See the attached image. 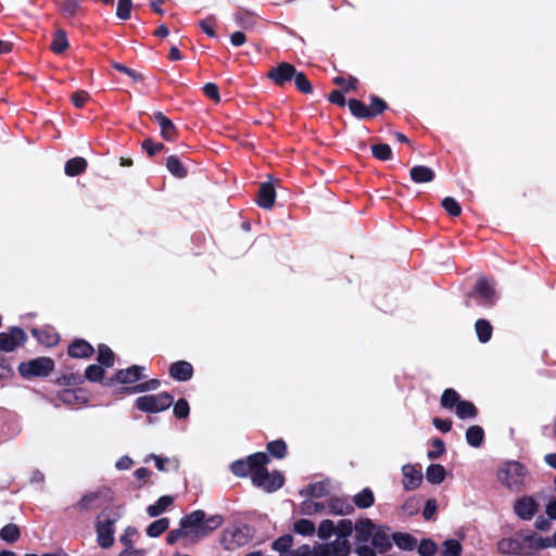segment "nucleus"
<instances>
[{"instance_id":"1","label":"nucleus","mask_w":556,"mask_h":556,"mask_svg":"<svg viewBox=\"0 0 556 556\" xmlns=\"http://www.w3.org/2000/svg\"><path fill=\"white\" fill-rule=\"evenodd\" d=\"M224 523L222 515H213L206 517L202 509L193 510L184 516L179 521V529L170 530L166 536V542L169 545L175 544L180 538L192 534L195 539H202L211 534Z\"/></svg>"},{"instance_id":"2","label":"nucleus","mask_w":556,"mask_h":556,"mask_svg":"<svg viewBox=\"0 0 556 556\" xmlns=\"http://www.w3.org/2000/svg\"><path fill=\"white\" fill-rule=\"evenodd\" d=\"M342 90L334 89L328 94V101L341 108L348 104L351 114L358 119H372L389 109L388 103L376 94L369 96V104L352 98L346 101Z\"/></svg>"},{"instance_id":"3","label":"nucleus","mask_w":556,"mask_h":556,"mask_svg":"<svg viewBox=\"0 0 556 556\" xmlns=\"http://www.w3.org/2000/svg\"><path fill=\"white\" fill-rule=\"evenodd\" d=\"M268 463V455L264 452H257L244 459L232 462L230 470L236 477L247 478L250 476L253 484H262V480L267 475L266 465Z\"/></svg>"},{"instance_id":"4","label":"nucleus","mask_w":556,"mask_h":556,"mask_svg":"<svg viewBox=\"0 0 556 556\" xmlns=\"http://www.w3.org/2000/svg\"><path fill=\"white\" fill-rule=\"evenodd\" d=\"M527 476V467L517 460L505 463L497 471L500 482L507 489L516 492L522 490Z\"/></svg>"},{"instance_id":"5","label":"nucleus","mask_w":556,"mask_h":556,"mask_svg":"<svg viewBox=\"0 0 556 556\" xmlns=\"http://www.w3.org/2000/svg\"><path fill=\"white\" fill-rule=\"evenodd\" d=\"M119 514L109 509L102 510L96 521L97 542L102 548H110L114 544V525Z\"/></svg>"},{"instance_id":"6","label":"nucleus","mask_w":556,"mask_h":556,"mask_svg":"<svg viewBox=\"0 0 556 556\" xmlns=\"http://www.w3.org/2000/svg\"><path fill=\"white\" fill-rule=\"evenodd\" d=\"M55 367V363L51 357L40 356L18 365V372L25 379L46 378Z\"/></svg>"},{"instance_id":"7","label":"nucleus","mask_w":556,"mask_h":556,"mask_svg":"<svg viewBox=\"0 0 556 556\" xmlns=\"http://www.w3.org/2000/svg\"><path fill=\"white\" fill-rule=\"evenodd\" d=\"M173 403V395L164 391L157 394L139 396L135 401V407L143 413L156 414L166 410Z\"/></svg>"},{"instance_id":"8","label":"nucleus","mask_w":556,"mask_h":556,"mask_svg":"<svg viewBox=\"0 0 556 556\" xmlns=\"http://www.w3.org/2000/svg\"><path fill=\"white\" fill-rule=\"evenodd\" d=\"M519 556H532L536 552L547 548L552 545L548 538H542L535 532L528 534L517 533Z\"/></svg>"},{"instance_id":"9","label":"nucleus","mask_w":556,"mask_h":556,"mask_svg":"<svg viewBox=\"0 0 556 556\" xmlns=\"http://www.w3.org/2000/svg\"><path fill=\"white\" fill-rule=\"evenodd\" d=\"M470 296L475 298L478 304L486 307H492L497 300L494 285L485 277H480L477 280Z\"/></svg>"},{"instance_id":"10","label":"nucleus","mask_w":556,"mask_h":556,"mask_svg":"<svg viewBox=\"0 0 556 556\" xmlns=\"http://www.w3.org/2000/svg\"><path fill=\"white\" fill-rule=\"evenodd\" d=\"M28 337L21 327L13 326L8 331L0 332V352L10 353L25 345Z\"/></svg>"},{"instance_id":"11","label":"nucleus","mask_w":556,"mask_h":556,"mask_svg":"<svg viewBox=\"0 0 556 556\" xmlns=\"http://www.w3.org/2000/svg\"><path fill=\"white\" fill-rule=\"evenodd\" d=\"M296 72V67L288 62H281L278 65L271 67L266 76L277 87L285 88L293 79Z\"/></svg>"},{"instance_id":"12","label":"nucleus","mask_w":556,"mask_h":556,"mask_svg":"<svg viewBox=\"0 0 556 556\" xmlns=\"http://www.w3.org/2000/svg\"><path fill=\"white\" fill-rule=\"evenodd\" d=\"M515 515L521 520H531L539 511V503L531 495H523L514 502Z\"/></svg>"},{"instance_id":"13","label":"nucleus","mask_w":556,"mask_h":556,"mask_svg":"<svg viewBox=\"0 0 556 556\" xmlns=\"http://www.w3.org/2000/svg\"><path fill=\"white\" fill-rule=\"evenodd\" d=\"M150 118L155 122L161 129V136L166 141H174L178 137V130L175 124L161 111L153 112Z\"/></svg>"},{"instance_id":"14","label":"nucleus","mask_w":556,"mask_h":556,"mask_svg":"<svg viewBox=\"0 0 556 556\" xmlns=\"http://www.w3.org/2000/svg\"><path fill=\"white\" fill-rule=\"evenodd\" d=\"M168 374L175 381H189L194 374L191 363L187 361H177L169 365Z\"/></svg>"},{"instance_id":"15","label":"nucleus","mask_w":556,"mask_h":556,"mask_svg":"<svg viewBox=\"0 0 556 556\" xmlns=\"http://www.w3.org/2000/svg\"><path fill=\"white\" fill-rule=\"evenodd\" d=\"M94 348L85 339H74L67 346V355L72 358H90Z\"/></svg>"},{"instance_id":"16","label":"nucleus","mask_w":556,"mask_h":556,"mask_svg":"<svg viewBox=\"0 0 556 556\" xmlns=\"http://www.w3.org/2000/svg\"><path fill=\"white\" fill-rule=\"evenodd\" d=\"M248 542V535L240 528L225 530L222 538V544L225 549L233 551Z\"/></svg>"},{"instance_id":"17","label":"nucleus","mask_w":556,"mask_h":556,"mask_svg":"<svg viewBox=\"0 0 556 556\" xmlns=\"http://www.w3.org/2000/svg\"><path fill=\"white\" fill-rule=\"evenodd\" d=\"M403 472V488L406 491H413L416 490L421 481H422V473L420 468H417L413 465H404L402 467Z\"/></svg>"},{"instance_id":"18","label":"nucleus","mask_w":556,"mask_h":556,"mask_svg":"<svg viewBox=\"0 0 556 556\" xmlns=\"http://www.w3.org/2000/svg\"><path fill=\"white\" fill-rule=\"evenodd\" d=\"M143 367L139 365H131L125 369H118L115 372V380L121 384H131L144 378Z\"/></svg>"},{"instance_id":"19","label":"nucleus","mask_w":556,"mask_h":556,"mask_svg":"<svg viewBox=\"0 0 556 556\" xmlns=\"http://www.w3.org/2000/svg\"><path fill=\"white\" fill-rule=\"evenodd\" d=\"M30 332L40 344L48 348L54 346L60 340L59 333L50 326L33 328Z\"/></svg>"},{"instance_id":"20","label":"nucleus","mask_w":556,"mask_h":556,"mask_svg":"<svg viewBox=\"0 0 556 556\" xmlns=\"http://www.w3.org/2000/svg\"><path fill=\"white\" fill-rule=\"evenodd\" d=\"M276 190L271 182H262L257 191L256 203L258 206L269 210L274 206Z\"/></svg>"},{"instance_id":"21","label":"nucleus","mask_w":556,"mask_h":556,"mask_svg":"<svg viewBox=\"0 0 556 556\" xmlns=\"http://www.w3.org/2000/svg\"><path fill=\"white\" fill-rule=\"evenodd\" d=\"M327 508L330 514L338 516L351 515L354 511V505L348 498L337 496L328 500Z\"/></svg>"},{"instance_id":"22","label":"nucleus","mask_w":556,"mask_h":556,"mask_svg":"<svg viewBox=\"0 0 556 556\" xmlns=\"http://www.w3.org/2000/svg\"><path fill=\"white\" fill-rule=\"evenodd\" d=\"M285 483L283 475L275 470L273 472H268L266 477L262 480V484H254L255 486L263 488L266 492H275L282 488Z\"/></svg>"},{"instance_id":"23","label":"nucleus","mask_w":556,"mask_h":556,"mask_svg":"<svg viewBox=\"0 0 556 556\" xmlns=\"http://www.w3.org/2000/svg\"><path fill=\"white\" fill-rule=\"evenodd\" d=\"M371 544L380 554L388 552L392 547L390 535L383 527H376L375 533L371 536Z\"/></svg>"},{"instance_id":"24","label":"nucleus","mask_w":556,"mask_h":556,"mask_svg":"<svg viewBox=\"0 0 556 556\" xmlns=\"http://www.w3.org/2000/svg\"><path fill=\"white\" fill-rule=\"evenodd\" d=\"M409 176L416 184H426L434 180L435 173L426 165H415L410 168Z\"/></svg>"},{"instance_id":"25","label":"nucleus","mask_w":556,"mask_h":556,"mask_svg":"<svg viewBox=\"0 0 556 556\" xmlns=\"http://www.w3.org/2000/svg\"><path fill=\"white\" fill-rule=\"evenodd\" d=\"M161 381L159 379H150L144 382L137 383L132 387H122L117 390V394H134L154 391L159 389Z\"/></svg>"},{"instance_id":"26","label":"nucleus","mask_w":556,"mask_h":556,"mask_svg":"<svg viewBox=\"0 0 556 556\" xmlns=\"http://www.w3.org/2000/svg\"><path fill=\"white\" fill-rule=\"evenodd\" d=\"M354 528L356 531V540L358 542L369 541V539H371L376 530V526L368 518L359 519L358 521H356Z\"/></svg>"},{"instance_id":"27","label":"nucleus","mask_w":556,"mask_h":556,"mask_svg":"<svg viewBox=\"0 0 556 556\" xmlns=\"http://www.w3.org/2000/svg\"><path fill=\"white\" fill-rule=\"evenodd\" d=\"M303 496H311L320 498L329 494V481L323 480L315 483L308 484L305 489L300 491Z\"/></svg>"},{"instance_id":"28","label":"nucleus","mask_w":556,"mask_h":556,"mask_svg":"<svg viewBox=\"0 0 556 556\" xmlns=\"http://www.w3.org/2000/svg\"><path fill=\"white\" fill-rule=\"evenodd\" d=\"M88 163L85 157L75 156L66 161L64 173L68 177H75L86 172Z\"/></svg>"},{"instance_id":"29","label":"nucleus","mask_w":556,"mask_h":556,"mask_svg":"<svg viewBox=\"0 0 556 556\" xmlns=\"http://www.w3.org/2000/svg\"><path fill=\"white\" fill-rule=\"evenodd\" d=\"M81 392H83L81 389H79V390L63 389L58 392V399L62 403H64L68 406L78 405V404L87 402L86 397H83L79 395V393H81Z\"/></svg>"},{"instance_id":"30","label":"nucleus","mask_w":556,"mask_h":556,"mask_svg":"<svg viewBox=\"0 0 556 556\" xmlns=\"http://www.w3.org/2000/svg\"><path fill=\"white\" fill-rule=\"evenodd\" d=\"M165 165L167 170L178 179L186 178L188 175V169L176 155H169L166 159Z\"/></svg>"},{"instance_id":"31","label":"nucleus","mask_w":556,"mask_h":556,"mask_svg":"<svg viewBox=\"0 0 556 556\" xmlns=\"http://www.w3.org/2000/svg\"><path fill=\"white\" fill-rule=\"evenodd\" d=\"M465 437H466L467 443L470 446L480 447L482 445V443L484 442L485 434H484V430L481 426L473 425V426H470L466 430Z\"/></svg>"},{"instance_id":"32","label":"nucleus","mask_w":556,"mask_h":556,"mask_svg":"<svg viewBox=\"0 0 556 556\" xmlns=\"http://www.w3.org/2000/svg\"><path fill=\"white\" fill-rule=\"evenodd\" d=\"M174 503V497L170 495L161 496L155 504L147 507V514L150 517H157L162 515Z\"/></svg>"},{"instance_id":"33","label":"nucleus","mask_w":556,"mask_h":556,"mask_svg":"<svg viewBox=\"0 0 556 556\" xmlns=\"http://www.w3.org/2000/svg\"><path fill=\"white\" fill-rule=\"evenodd\" d=\"M478 413L476 405L466 400H462L455 408V414L459 419H473Z\"/></svg>"},{"instance_id":"34","label":"nucleus","mask_w":556,"mask_h":556,"mask_svg":"<svg viewBox=\"0 0 556 556\" xmlns=\"http://www.w3.org/2000/svg\"><path fill=\"white\" fill-rule=\"evenodd\" d=\"M392 540L403 551H413L417 546V539L409 533L395 532Z\"/></svg>"},{"instance_id":"35","label":"nucleus","mask_w":556,"mask_h":556,"mask_svg":"<svg viewBox=\"0 0 556 556\" xmlns=\"http://www.w3.org/2000/svg\"><path fill=\"white\" fill-rule=\"evenodd\" d=\"M497 552L501 555L519 556L517 535L513 538H504L497 542Z\"/></svg>"},{"instance_id":"36","label":"nucleus","mask_w":556,"mask_h":556,"mask_svg":"<svg viewBox=\"0 0 556 556\" xmlns=\"http://www.w3.org/2000/svg\"><path fill=\"white\" fill-rule=\"evenodd\" d=\"M353 503L361 509L369 508L375 504V495L371 489L365 488L353 496Z\"/></svg>"},{"instance_id":"37","label":"nucleus","mask_w":556,"mask_h":556,"mask_svg":"<svg viewBox=\"0 0 556 556\" xmlns=\"http://www.w3.org/2000/svg\"><path fill=\"white\" fill-rule=\"evenodd\" d=\"M446 477L445 468L440 464H431L426 470V479L432 484H440Z\"/></svg>"},{"instance_id":"38","label":"nucleus","mask_w":556,"mask_h":556,"mask_svg":"<svg viewBox=\"0 0 556 556\" xmlns=\"http://www.w3.org/2000/svg\"><path fill=\"white\" fill-rule=\"evenodd\" d=\"M68 39L66 31L62 28H59L52 39L50 49L55 54H62L68 48Z\"/></svg>"},{"instance_id":"39","label":"nucleus","mask_w":556,"mask_h":556,"mask_svg":"<svg viewBox=\"0 0 556 556\" xmlns=\"http://www.w3.org/2000/svg\"><path fill=\"white\" fill-rule=\"evenodd\" d=\"M97 361L103 367L111 368L114 366L115 354L109 345L101 343L98 345Z\"/></svg>"},{"instance_id":"40","label":"nucleus","mask_w":556,"mask_h":556,"mask_svg":"<svg viewBox=\"0 0 556 556\" xmlns=\"http://www.w3.org/2000/svg\"><path fill=\"white\" fill-rule=\"evenodd\" d=\"M477 337L481 343H486L491 340L493 327L486 319H478L475 324Z\"/></svg>"},{"instance_id":"41","label":"nucleus","mask_w":556,"mask_h":556,"mask_svg":"<svg viewBox=\"0 0 556 556\" xmlns=\"http://www.w3.org/2000/svg\"><path fill=\"white\" fill-rule=\"evenodd\" d=\"M460 401L462 399L458 392L448 388L443 391L440 404L445 409H455Z\"/></svg>"},{"instance_id":"42","label":"nucleus","mask_w":556,"mask_h":556,"mask_svg":"<svg viewBox=\"0 0 556 556\" xmlns=\"http://www.w3.org/2000/svg\"><path fill=\"white\" fill-rule=\"evenodd\" d=\"M20 538L21 530L15 523H8L0 530V539L9 544H14Z\"/></svg>"},{"instance_id":"43","label":"nucleus","mask_w":556,"mask_h":556,"mask_svg":"<svg viewBox=\"0 0 556 556\" xmlns=\"http://www.w3.org/2000/svg\"><path fill=\"white\" fill-rule=\"evenodd\" d=\"M266 450L273 457L278 459L285 458L288 453L287 443L282 439L268 442Z\"/></svg>"},{"instance_id":"44","label":"nucleus","mask_w":556,"mask_h":556,"mask_svg":"<svg viewBox=\"0 0 556 556\" xmlns=\"http://www.w3.org/2000/svg\"><path fill=\"white\" fill-rule=\"evenodd\" d=\"M56 4L62 15L65 17H74L81 11V7L77 0H62L58 1Z\"/></svg>"},{"instance_id":"45","label":"nucleus","mask_w":556,"mask_h":556,"mask_svg":"<svg viewBox=\"0 0 556 556\" xmlns=\"http://www.w3.org/2000/svg\"><path fill=\"white\" fill-rule=\"evenodd\" d=\"M292 81L299 92L303 94H309L313 92L312 84L304 72L296 70Z\"/></svg>"},{"instance_id":"46","label":"nucleus","mask_w":556,"mask_h":556,"mask_svg":"<svg viewBox=\"0 0 556 556\" xmlns=\"http://www.w3.org/2000/svg\"><path fill=\"white\" fill-rule=\"evenodd\" d=\"M169 527V519L167 517L160 518L150 523L146 530L147 535L150 538H157L164 533Z\"/></svg>"},{"instance_id":"47","label":"nucleus","mask_w":556,"mask_h":556,"mask_svg":"<svg viewBox=\"0 0 556 556\" xmlns=\"http://www.w3.org/2000/svg\"><path fill=\"white\" fill-rule=\"evenodd\" d=\"M104 376L105 370L102 365L91 364L87 366L83 377L90 382H100L104 379Z\"/></svg>"},{"instance_id":"48","label":"nucleus","mask_w":556,"mask_h":556,"mask_svg":"<svg viewBox=\"0 0 556 556\" xmlns=\"http://www.w3.org/2000/svg\"><path fill=\"white\" fill-rule=\"evenodd\" d=\"M332 83L339 86L343 92L349 93L352 90H356L359 84L356 77L350 76L349 79H345L343 76H336L332 79Z\"/></svg>"},{"instance_id":"49","label":"nucleus","mask_w":556,"mask_h":556,"mask_svg":"<svg viewBox=\"0 0 556 556\" xmlns=\"http://www.w3.org/2000/svg\"><path fill=\"white\" fill-rule=\"evenodd\" d=\"M235 20L238 25L248 29V28H251L255 24L256 16L249 11L239 10L235 13Z\"/></svg>"},{"instance_id":"50","label":"nucleus","mask_w":556,"mask_h":556,"mask_svg":"<svg viewBox=\"0 0 556 556\" xmlns=\"http://www.w3.org/2000/svg\"><path fill=\"white\" fill-rule=\"evenodd\" d=\"M84 382L85 378L78 372L62 375L55 379L58 386H80Z\"/></svg>"},{"instance_id":"51","label":"nucleus","mask_w":556,"mask_h":556,"mask_svg":"<svg viewBox=\"0 0 556 556\" xmlns=\"http://www.w3.org/2000/svg\"><path fill=\"white\" fill-rule=\"evenodd\" d=\"M372 156L380 161H388L392 159V149L387 143H378L371 146Z\"/></svg>"},{"instance_id":"52","label":"nucleus","mask_w":556,"mask_h":556,"mask_svg":"<svg viewBox=\"0 0 556 556\" xmlns=\"http://www.w3.org/2000/svg\"><path fill=\"white\" fill-rule=\"evenodd\" d=\"M293 530L298 534L308 536V535L314 534L315 525L313 521H311L308 519H300L294 522Z\"/></svg>"},{"instance_id":"53","label":"nucleus","mask_w":556,"mask_h":556,"mask_svg":"<svg viewBox=\"0 0 556 556\" xmlns=\"http://www.w3.org/2000/svg\"><path fill=\"white\" fill-rule=\"evenodd\" d=\"M111 66L116 70L117 72L124 73L127 76H129L135 83H141L144 80V77L142 74L136 72L135 70L127 67L126 65L118 63V62H111Z\"/></svg>"},{"instance_id":"54","label":"nucleus","mask_w":556,"mask_h":556,"mask_svg":"<svg viewBox=\"0 0 556 556\" xmlns=\"http://www.w3.org/2000/svg\"><path fill=\"white\" fill-rule=\"evenodd\" d=\"M443 547L444 548L442 551V556H460L462 555V551H463L462 544L455 539L446 540L443 543Z\"/></svg>"},{"instance_id":"55","label":"nucleus","mask_w":556,"mask_h":556,"mask_svg":"<svg viewBox=\"0 0 556 556\" xmlns=\"http://www.w3.org/2000/svg\"><path fill=\"white\" fill-rule=\"evenodd\" d=\"M442 207L452 217H457L462 214L460 204L452 197H446L442 200Z\"/></svg>"},{"instance_id":"56","label":"nucleus","mask_w":556,"mask_h":556,"mask_svg":"<svg viewBox=\"0 0 556 556\" xmlns=\"http://www.w3.org/2000/svg\"><path fill=\"white\" fill-rule=\"evenodd\" d=\"M292 543H293L292 535L291 534H285V535H281L277 540L274 541L273 549H275V551H277V552L281 553V554H285V553L289 552V549L292 546Z\"/></svg>"},{"instance_id":"57","label":"nucleus","mask_w":556,"mask_h":556,"mask_svg":"<svg viewBox=\"0 0 556 556\" xmlns=\"http://www.w3.org/2000/svg\"><path fill=\"white\" fill-rule=\"evenodd\" d=\"M331 549L334 556H349L351 545L348 539H339L331 543Z\"/></svg>"},{"instance_id":"58","label":"nucleus","mask_w":556,"mask_h":556,"mask_svg":"<svg viewBox=\"0 0 556 556\" xmlns=\"http://www.w3.org/2000/svg\"><path fill=\"white\" fill-rule=\"evenodd\" d=\"M132 0H118L116 16L122 21H128L131 16Z\"/></svg>"},{"instance_id":"59","label":"nucleus","mask_w":556,"mask_h":556,"mask_svg":"<svg viewBox=\"0 0 556 556\" xmlns=\"http://www.w3.org/2000/svg\"><path fill=\"white\" fill-rule=\"evenodd\" d=\"M333 533H336V526L332 520L326 519L319 523L317 535L321 540L329 539Z\"/></svg>"},{"instance_id":"60","label":"nucleus","mask_w":556,"mask_h":556,"mask_svg":"<svg viewBox=\"0 0 556 556\" xmlns=\"http://www.w3.org/2000/svg\"><path fill=\"white\" fill-rule=\"evenodd\" d=\"M353 528L350 519H341L336 526V533L340 539H348L352 534Z\"/></svg>"},{"instance_id":"61","label":"nucleus","mask_w":556,"mask_h":556,"mask_svg":"<svg viewBox=\"0 0 556 556\" xmlns=\"http://www.w3.org/2000/svg\"><path fill=\"white\" fill-rule=\"evenodd\" d=\"M431 445L433 448L428 452V457L430 459H438L445 453V443L442 439H432Z\"/></svg>"},{"instance_id":"62","label":"nucleus","mask_w":556,"mask_h":556,"mask_svg":"<svg viewBox=\"0 0 556 556\" xmlns=\"http://www.w3.org/2000/svg\"><path fill=\"white\" fill-rule=\"evenodd\" d=\"M437 551L438 546L431 539H422L418 545V553L421 556H433Z\"/></svg>"},{"instance_id":"63","label":"nucleus","mask_w":556,"mask_h":556,"mask_svg":"<svg viewBox=\"0 0 556 556\" xmlns=\"http://www.w3.org/2000/svg\"><path fill=\"white\" fill-rule=\"evenodd\" d=\"M141 148L149 156H154L157 152L163 151L165 146L162 142H154L151 138H147L142 141Z\"/></svg>"},{"instance_id":"64","label":"nucleus","mask_w":556,"mask_h":556,"mask_svg":"<svg viewBox=\"0 0 556 556\" xmlns=\"http://www.w3.org/2000/svg\"><path fill=\"white\" fill-rule=\"evenodd\" d=\"M174 415L176 418L178 419H185L189 416V413H190V406H189V403L187 400L185 399H179L175 404H174Z\"/></svg>"}]
</instances>
